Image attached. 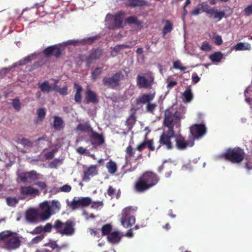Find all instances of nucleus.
<instances>
[{
    "mask_svg": "<svg viewBox=\"0 0 252 252\" xmlns=\"http://www.w3.org/2000/svg\"><path fill=\"white\" fill-rule=\"evenodd\" d=\"M244 13L246 15L249 16L252 14V3L247 6L244 10Z\"/></svg>",
    "mask_w": 252,
    "mask_h": 252,
    "instance_id": "49530a36",
    "label": "nucleus"
},
{
    "mask_svg": "<svg viewBox=\"0 0 252 252\" xmlns=\"http://www.w3.org/2000/svg\"><path fill=\"white\" fill-rule=\"evenodd\" d=\"M251 48V45L248 43L240 42L234 47L236 51L250 50Z\"/></svg>",
    "mask_w": 252,
    "mask_h": 252,
    "instance_id": "c85d7f7f",
    "label": "nucleus"
},
{
    "mask_svg": "<svg viewBox=\"0 0 252 252\" xmlns=\"http://www.w3.org/2000/svg\"><path fill=\"white\" fill-rule=\"evenodd\" d=\"M127 23L129 24H138V22L137 20V18L135 17L131 16L128 18L126 19Z\"/></svg>",
    "mask_w": 252,
    "mask_h": 252,
    "instance_id": "603ef678",
    "label": "nucleus"
},
{
    "mask_svg": "<svg viewBox=\"0 0 252 252\" xmlns=\"http://www.w3.org/2000/svg\"><path fill=\"white\" fill-rule=\"evenodd\" d=\"M6 202L10 206H14L18 202V200L15 197H7Z\"/></svg>",
    "mask_w": 252,
    "mask_h": 252,
    "instance_id": "ea45409f",
    "label": "nucleus"
},
{
    "mask_svg": "<svg viewBox=\"0 0 252 252\" xmlns=\"http://www.w3.org/2000/svg\"><path fill=\"white\" fill-rule=\"evenodd\" d=\"M115 190L112 187H109L107 190V194L111 198L114 197L115 196Z\"/></svg>",
    "mask_w": 252,
    "mask_h": 252,
    "instance_id": "4d7b16f0",
    "label": "nucleus"
},
{
    "mask_svg": "<svg viewBox=\"0 0 252 252\" xmlns=\"http://www.w3.org/2000/svg\"><path fill=\"white\" fill-rule=\"evenodd\" d=\"M54 227L61 234L65 235H71L74 232L73 223L68 220L63 223L59 220L56 221Z\"/></svg>",
    "mask_w": 252,
    "mask_h": 252,
    "instance_id": "6e6552de",
    "label": "nucleus"
},
{
    "mask_svg": "<svg viewBox=\"0 0 252 252\" xmlns=\"http://www.w3.org/2000/svg\"><path fill=\"white\" fill-rule=\"evenodd\" d=\"M20 192L21 194L23 195L31 197H34L35 196L39 194L38 190L31 186L21 187L20 188Z\"/></svg>",
    "mask_w": 252,
    "mask_h": 252,
    "instance_id": "dca6fc26",
    "label": "nucleus"
},
{
    "mask_svg": "<svg viewBox=\"0 0 252 252\" xmlns=\"http://www.w3.org/2000/svg\"><path fill=\"white\" fill-rule=\"evenodd\" d=\"M222 157L233 163H239L244 157V151L239 148L229 149L222 155Z\"/></svg>",
    "mask_w": 252,
    "mask_h": 252,
    "instance_id": "0eeeda50",
    "label": "nucleus"
},
{
    "mask_svg": "<svg viewBox=\"0 0 252 252\" xmlns=\"http://www.w3.org/2000/svg\"><path fill=\"white\" fill-rule=\"evenodd\" d=\"M112 229V226L109 224L104 225L101 228L102 234L103 235H109Z\"/></svg>",
    "mask_w": 252,
    "mask_h": 252,
    "instance_id": "4c0bfd02",
    "label": "nucleus"
},
{
    "mask_svg": "<svg viewBox=\"0 0 252 252\" xmlns=\"http://www.w3.org/2000/svg\"><path fill=\"white\" fill-rule=\"evenodd\" d=\"M71 187L68 185H63L60 188L61 191L65 192H69L71 190Z\"/></svg>",
    "mask_w": 252,
    "mask_h": 252,
    "instance_id": "864d4df0",
    "label": "nucleus"
},
{
    "mask_svg": "<svg viewBox=\"0 0 252 252\" xmlns=\"http://www.w3.org/2000/svg\"><path fill=\"white\" fill-rule=\"evenodd\" d=\"M146 146V141H145L142 143H140L139 145H138L136 147V149L139 151H141L143 149H144Z\"/></svg>",
    "mask_w": 252,
    "mask_h": 252,
    "instance_id": "bf43d9fd",
    "label": "nucleus"
},
{
    "mask_svg": "<svg viewBox=\"0 0 252 252\" xmlns=\"http://www.w3.org/2000/svg\"><path fill=\"white\" fill-rule=\"evenodd\" d=\"M147 146L149 148V149L152 151L154 150L155 148L153 146V140H148L146 141Z\"/></svg>",
    "mask_w": 252,
    "mask_h": 252,
    "instance_id": "0e129e2a",
    "label": "nucleus"
},
{
    "mask_svg": "<svg viewBox=\"0 0 252 252\" xmlns=\"http://www.w3.org/2000/svg\"><path fill=\"white\" fill-rule=\"evenodd\" d=\"M158 181V176L152 172H146L136 182L135 188L137 191L143 192L156 185Z\"/></svg>",
    "mask_w": 252,
    "mask_h": 252,
    "instance_id": "f03ea898",
    "label": "nucleus"
},
{
    "mask_svg": "<svg viewBox=\"0 0 252 252\" xmlns=\"http://www.w3.org/2000/svg\"><path fill=\"white\" fill-rule=\"evenodd\" d=\"M173 67L175 69H178L181 70H185L186 69V67L182 64L180 61H176L173 63Z\"/></svg>",
    "mask_w": 252,
    "mask_h": 252,
    "instance_id": "79ce46f5",
    "label": "nucleus"
},
{
    "mask_svg": "<svg viewBox=\"0 0 252 252\" xmlns=\"http://www.w3.org/2000/svg\"><path fill=\"white\" fill-rule=\"evenodd\" d=\"M92 207L94 209H98L99 207H101L102 206V202H92Z\"/></svg>",
    "mask_w": 252,
    "mask_h": 252,
    "instance_id": "052dcab7",
    "label": "nucleus"
},
{
    "mask_svg": "<svg viewBox=\"0 0 252 252\" xmlns=\"http://www.w3.org/2000/svg\"><path fill=\"white\" fill-rule=\"evenodd\" d=\"M193 98V94L191 92L190 88L187 89L182 95L183 100L186 102L188 103L190 102Z\"/></svg>",
    "mask_w": 252,
    "mask_h": 252,
    "instance_id": "bb28decb",
    "label": "nucleus"
},
{
    "mask_svg": "<svg viewBox=\"0 0 252 252\" xmlns=\"http://www.w3.org/2000/svg\"><path fill=\"white\" fill-rule=\"evenodd\" d=\"M39 87L42 92L49 93L56 89V84H50L48 81H45L42 83L39 84Z\"/></svg>",
    "mask_w": 252,
    "mask_h": 252,
    "instance_id": "4be33fe9",
    "label": "nucleus"
},
{
    "mask_svg": "<svg viewBox=\"0 0 252 252\" xmlns=\"http://www.w3.org/2000/svg\"><path fill=\"white\" fill-rule=\"evenodd\" d=\"M136 211V208L126 207L123 210L121 215L120 216V220L121 224L126 228L132 226L135 222V219L130 214Z\"/></svg>",
    "mask_w": 252,
    "mask_h": 252,
    "instance_id": "423d86ee",
    "label": "nucleus"
},
{
    "mask_svg": "<svg viewBox=\"0 0 252 252\" xmlns=\"http://www.w3.org/2000/svg\"><path fill=\"white\" fill-rule=\"evenodd\" d=\"M52 225L51 223H48L44 226H43V231L49 232L51 231Z\"/></svg>",
    "mask_w": 252,
    "mask_h": 252,
    "instance_id": "6e6d98bb",
    "label": "nucleus"
},
{
    "mask_svg": "<svg viewBox=\"0 0 252 252\" xmlns=\"http://www.w3.org/2000/svg\"><path fill=\"white\" fill-rule=\"evenodd\" d=\"M157 108V104L154 103H148L146 106L147 112L151 113H153L156 108Z\"/></svg>",
    "mask_w": 252,
    "mask_h": 252,
    "instance_id": "a19ab883",
    "label": "nucleus"
},
{
    "mask_svg": "<svg viewBox=\"0 0 252 252\" xmlns=\"http://www.w3.org/2000/svg\"><path fill=\"white\" fill-rule=\"evenodd\" d=\"M207 13L211 18L217 19L220 21L224 16L225 12L224 11H219L215 8L208 7Z\"/></svg>",
    "mask_w": 252,
    "mask_h": 252,
    "instance_id": "f3484780",
    "label": "nucleus"
},
{
    "mask_svg": "<svg viewBox=\"0 0 252 252\" xmlns=\"http://www.w3.org/2000/svg\"><path fill=\"white\" fill-rule=\"evenodd\" d=\"M223 57L222 54L220 52H216L209 56L210 59L213 63H219Z\"/></svg>",
    "mask_w": 252,
    "mask_h": 252,
    "instance_id": "473e14b6",
    "label": "nucleus"
},
{
    "mask_svg": "<svg viewBox=\"0 0 252 252\" xmlns=\"http://www.w3.org/2000/svg\"><path fill=\"white\" fill-rule=\"evenodd\" d=\"M214 41L216 44L218 45H220L222 43V40L221 37L220 35H215L214 37Z\"/></svg>",
    "mask_w": 252,
    "mask_h": 252,
    "instance_id": "8fccbe9b",
    "label": "nucleus"
},
{
    "mask_svg": "<svg viewBox=\"0 0 252 252\" xmlns=\"http://www.w3.org/2000/svg\"><path fill=\"white\" fill-rule=\"evenodd\" d=\"M42 239H43V236H37L32 239V240L31 241V243H32V244L37 243L41 241Z\"/></svg>",
    "mask_w": 252,
    "mask_h": 252,
    "instance_id": "13d9d810",
    "label": "nucleus"
},
{
    "mask_svg": "<svg viewBox=\"0 0 252 252\" xmlns=\"http://www.w3.org/2000/svg\"><path fill=\"white\" fill-rule=\"evenodd\" d=\"M53 49L52 46L46 48L44 50L45 55L47 56H50V55H53Z\"/></svg>",
    "mask_w": 252,
    "mask_h": 252,
    "instance_id": "3c124183",
    "label": "nucleus"
},
{
    "mask_svg": "<svg viewBox=\"0 0 252 252\" xmlns=\"http://www.w3.org/2000/svg\"><path fill=\"white\" fill-rule=\"evenodd\" d=\"M91 137L92 144L101 145L104 142V138L101 134H99L93 130L89 134Z\"/></svg>",
    "mask_w": 252,
    "mask_h": 252,
    "instance_id": "412c9836",
    "label": "nucleus"
},
{
    "mask_svg": "<svg viewBox=\"0 0 252 252\" xmlns=\"http://www.w3.org/2000/svg\"><path fill=\"white\" fill-rule=\"evenodd\" d=\"M62 163V160L61 159H55L52 162H51L49 166L51 168H56L59 165Z\"/></svg>",
    "mask_w": 252,
    "mask_h": 252,
    "instance_id": "c03bdc74",
    "label": "nucleus"
},
{
    "mask_svg": "<svg viewBox=\"0 0 252 252\" xmlns=\"http://www.w3.org/2000/svg\"><path fill=\"white\" fill-rule=\"evenodd\" d=\"M76 130L81 132H88L90 134L93 130L90 125L86 123L84 124H79L77 126Z\"/></svg>",
    "mask_w": 252,
    "mask_h": 252,
    "instance_id": "a878e982",
    "label": "nucleus"
},
{
    "mask_svg": "<svg viewBox=\"0 0 252 252\" xmlns=\"http://www.w3.org/2000/svg\"><path fill=\"white\" fill-rule=\"evenodd\" d=\"M0 241L3 242L4 247L8 250H13L20 245V241L15 234L10 231L0 233Z\"/></svg>",
    "mask_w": 252,
    "mask_h": 252,
    "instance_id": "20e7f679",
    "label": "nucleus"
},
{
    "mask_svg": "<svg viewBox=\"0 0 252 252\" xmlns=\"http://www.w3.org/2000/svg\"><path fill=\"white\" fill-rule=\"evenodd\" d=\"M172 30V24L168 21L166 22L165 26L163 28V33L164 34H166L168 32H171Z\"/></svg>",
    "mask_w": 252,
    "mask_h": 252,
    "instance_id": "58836bf2",
    "label": "nucleus"
},
{
    "mask_svg": "<svg viewBox=\"0 0 252 252\" xmlns=\"http://www.w3.org/2000/svg\"><path fill=\"white\" fill-rule=\"evenodd\" d=\"M106 167L110 174H114L117 170L116 163L112 161H109L106 164Z\"/></svg>",
    "mask_w": 252,
    "mask_h": 252,
    "instance_id": "c9c22d12",
    "label": "nucleus"
},
{
    "mask_svg": "<svg viewBox=\"0 0 252 252\" xmlns=\"http://www.w3.org/2000/svg\"><path fill=\"white\" fill-rule=\"evenodd\" d=\"M122 235L118 231H113L107 236L108 241L111 244L115 245L119 243L121 239Z\"/></svg>",
    "mask_w": 252,
    "mask_h": 252,
    "instance_id": "a211bd4d",
    "label": "nucleus"
},
{
    "mask_svg": "<svg viewBox=\"0 0 252 252\" xmlns=\"http://www.w3.org/2000/svg\"><path fill=\"white\" fill-rule=\"evenodd\" d=\"M173 111L172 109L165 111L164 124L167 127L168 130H164L159 138L160 145L164 146L168 150L171 149L173 147V145L171 142V139L174 136L175 134L173 126L175 125L177 126H179L178 120L183 118V115L185 113V108H183L176 112Z\"/></svg>",
    "mask_w": 252,
    "mask_h": 252,
    "instance_id": "f257e3e1",
    "label": "nucleus"
},
{
    "mask_svg": "<svg viewBox=\"0 0 252 252\" xmlns=\"http://www.w3.org/2000/svg\"><path fill=\"white\" fill-rule=\"evenodd\" d=\"M20 180L23 182L31 183L40 179V175L34 171L22 173L19 176Z\"/></svg>",
    "mask_w": 252,
    "mask_h": 252,
    "instance_id": "4468645a",
    "label": "nucleus"
},
{
    "mask_svg": "<svg viewBox=\"0 0 252 252\" xmlns=\"http://www.w3.org/2000/svg\"><path fill=\"white\" fill-rule=\"evenodd\" d=\"M101 72L100 68H97L94 71L92 72V76L94 78H95Z\"/></svg>",
    "mask_w": 252,
    "mask_h": 252,
    "instance_id": "e2e57ef3",
    "label": "nucleus"
},
{
    "mask_svg": "<svg viewBox=\"0 0 252 252\" xmlns=\"http://www.w3.org/2000/svg\"><path fill=\"white\" fill-rule=\"evenodd\" d=\"M137 84L141 88H148L152 85L154 77L152 73L146 74L144 76L138 75L137 76Z\"/></svg>",
    "mask_w": 252,
    "mask_h": 252,
    "instance_id": "9b49d317",
    "label": "nucleus"
},
{
    "mask_svg": "<svg viewBox=\"0 0 252 252\" xmlns=\"http://www.w3.org/2000/svg\"><path fill=\"white\" fill-rule=\"evenodd\" d=\"M123 18L124 14L121 12L115 16L107 14L105 18L106 25L108 26L109 29L121 27L122 25Z\"/></svg>",
    "mask_w": 252,
    "mask_h": 252,
    "instance_id": "1a4fd4ad",
    "label": "nucleus"
},
{
    "mask_svg": "<svg viewBox=\"0 0 252 252\" xmlns=\"http://www.w3.org/2000/svg\"><path fill=\"white\" fill-rule=\"evenodd\" d=\"M123 76L121 72L116 73L111 78H104L103 82L104 85L110 87H114L119 85V81L122 79Z\"/></svg>",
    "mask_w": 252,
    "mask_h": 252,
    "instance_id": "ddd939ff",
    "label": "nucleus"
},
{
    "mask_svg": "<svg viewBox=\"0 0 252 252\" xmlns=\"http://www.w3.org/2000/svg\"><path fill=\"white\" fill-rule=\"evenodd\" d=\"M37 54L36 53H33L32 54H31L26 57L24 58L23 60H21L18 63L20 65H24L26 63L30 62L32 60H33L37 58Z\"/></svg>",
    "mask_w": 252,
    "mask_h": 252,
    "instance_id": "7c9ffc66",
    "label": "nucleus"
},
{
    "mask_svg": "<svg viewBox=\"0 0 252 252\" xmlns=\"http://www.w3.org/2000/svg\"><path fill=\"white\" fill-rule=\"evenodd\" d=\"M77 151L78 153H79V154H87L88 152H87V150L83 148V147H79L77 149Z\"/></svg>",
    "mask_w": 252,
    "mask_h": 252,
    "instance_id": "774afa93",
    "label": "nucleus"
},
{
    "mask_svg": "<svg viewBox=\"0 0 252 252\" xmlns=\"http://www.w3.org/2000/svg\"><path fill=\"white\" fill-rule=\"evenodd\" d=\"M95 38V37H90L87 38H84L81 40H68L66 42H64L62 44L55 45L54 46H52L53 48V55H54L56 57H59L63 50V46H65L68 44H72V45H78L80 44H84V43H91L93 42V41Z\"/></svg>",
    "mask_w": 252,
    "mask_h": 252,
    "instance_id": "39448f33",
    "label": "nucleus"
},
{
    "mask_svg": "<svg viewBox=\"0 0 252 252\" xmlns=\"http://www.w3.org/2000/svg\"><path fill=\"white\" fill-rule=\"evenodd\" d=\"M54 91H56L59 92L60 94L62 95H66L67 94V88L66 86H64L62 88H58L56 85V89Z\"/></svg>",
    "mask_w": 252,
    "mask_h": 252,
    "instance_id": "a18cd8bd",
    "label": "nucleus"
},
{
    "mask_svg": "<svg viewBox=\"0 0 252 252\" xmlns=\"http://www.w3.org/2000/svg\"><path fill=\"white\" fill-rule=\"evenodd\" d=\"M40 207L39 218L45 221L60 210L61 204L58 201L53 200L52 202L44 201L41 203Z\"/></svg>",
    "mask_w": 252,
    "mask_h": 252,
    "instance_id": "7ed1b4c3",
    "label": "nucleus"
},
{
    "mask_svg": "<svg viewBox=\"0 0 252 252\" xmlns=\"http://www.w3.org/2000/svg\"><path fill=\"white\" fill-rule=\"evenodd\" d=\"M176 146L179 150H185L188 147H192L194 145L193 139L190 138L186 141L184 137L181 135L177 136L176 137Z\"/></svg>",
    "mask_w": 252,
    "mask_h": 252,
    "instance_id": "f8f14e48",
    "label": "nucleus"
},
{
    "mask_svg": "<svg viewBox=\"0 0 252 252\" xmlns=\"http://www.w3.org/2000/svg\"><path fill=\"white\" fill-rule=\"evenodd\" d=\"M38 118L40 121H42L45 115V111L44 109H40L37 111Z\"/></svg>",
    "mask_w": 252,
    "mask_h": 252,
    "instance_id": "de8ad7c7",
    "label": "nucleus"
},
{
    "mask_svg": "<svg viewBox=\"0 0 252 252\" xmlns=\"http://www.w3.org/2000/svg\"><path fill=\"white\" fill-rule=\"evenodd\" d=\"M126 4L128 6H143L147 4V2L143 0H127Z\"/></svg>",
    "mask_w": 252,
    "mask_h": 252,
    "instance_id": "c756f323",
    "label": "nucleus"
},
{
    "mask_svg": "<svg viewBox=\"0 0 252 252\" xmlns=\"http://www.w3.org/2000/svg\"><path fill=\"white\" fill-rule=\"evenodd\" d=\"M127 154L130 156H132L134 155V150L130 146L127 147L126 150Z\"/></svg>",
    "mask_w": 252,
    "mask_h": 252,
    "instance_id": "338daca9",
    "label": "nucleus"
},
{
    "mask_svg": "<svg viewBox=\"0 0 252 252\" xmlns=\"http://www.w3.org/2000/svg\"><path fill=\"white\" fill-rule=\"evenodd\" d=\"M81 207L87 206L92 203V200L90 198L86 197H78Z\"/></svg>",
    "mask_w": 252,
    "mask_h": 252,
    "instance_id": "f704fd0d",
    "label": "nucleus"
},
{
    "mask_svg": "<svg viewBox=\"0 0 252 252\" xmlns=\"http://www.w3.org/2000/svg\"><path fill=\"white\" fill-rule=\"evenodd\" d=\"M43 231V226H39L38 227H36L32 232V233L33 234H38L40 233L41 232Z\"/></svg>",
    "mask_w": 252,
    "mask_h": 252,
    "instance_id": "680f3d73",
    "label": "nucleus"
},
{
    "mask_svg": "<svg viewBox=\"0 0 252 252\" xmlns=\"http://www.w3.org/2000/svg\"><path fill=\"white\" fill-rule=\"evenodd\" d=\"M53 126L57 130H60L64 126V124L62 119L59 117H54Z\"/></svg>",
    "mask_w": 252,
    "mask_h": 252,
    "instance_id": "cd10ccee",
    "label": "nucleus"
},
{
    "mask_svg": "<svg viewBox=\"0 0 252 252\" xmlns=\"http://www.w3.org/2000/svg\"><path fill=\"white\" fill-rule=\"evenodd\" d=\"M192 80L194 83H197L200 81V78L196 73H193L192 75Z\"/></svg>",
    "mask_w": 252,
    "mask_h": 252,
    "instance_id": "69168bd1",
    "label": "nucleus"
},
{
    "mask_svg": "<svg viewBox=\"0 0 252 252\" xmlns=\"http://www.w3.org/2000/svg\"><path fill=\"white\" fill-rule=\"evenodd\" d=\"M21 144L25 146H28V147H32L33 146V143H32L31 141H30L29 140L26 139H23L21 140Z\"/></svg>",
    "mask_w": 252,
    "mask_h": 252,
    "instance_id": "09e8293b",
    "label": "nucleus"
},
{
    "mask_svg": "<svg viewBox=\"0 0 252 252\" xmlns=\"http://www.w3.org/2000/svg\"><path fill=\"white\" fill-rule=\"evenodd\" d=\"M199 48L204 52H209L212 50V46L207 41L202 42Z\"/></svg>",
    "mask_w": 252,
    "mask_h": 252,
    "instance_id": "e433bc0d",
    "label": "nucleus"
},
{
    "mask_svg": "<svg viewBox=\"0 0 252 252\" xmlns=\"http://www.w3.org/2000/svg\"><path fill=\"white\" fill-rule=\"evenodd\" d=\"M39 217L38 211L34 208L28 209L25 214L26 220L30 223H36Z\"/></svg>",
    "mask_w": 252,
    "mask_h": 252,
    "instance_id": "2eb2a0df",
    "label": "nucleus"
},
{
    "mask_svg": "<svg viewBox=\"0 0 252 252\" xmlns=\"http://www.w3.org/2000/svg\"><path fill=\"white\" fill-rule=\"evenodd\" d=\"M208 7V5L206 2H202L197 5L194 9L192 10L191 14L193 15L196 16L203 11L207 13Z\"/></svg>",
    "mask_w": 252,
    "mask_h": 252,
    "instance_id": "5701e85b",
    "label": "nucleus"
},
{
    "mask_svg": "<svg viewBox=\"0 0 252 252\" xmlns=\"http://www.w3.org/2000/svg\"><path fill=\"white\" fill-rule=\"evenodd\" d=\"M190 132L191 136L190 138L194 141L205 134L206 127L203 125L196 124L190 127Z\"/></svg>",
    "mask_w": 252,
    "mask_h": 252,
    "instance_id": "9d476101",
    "label": "nucleus"
},
{
    "mask_svg": "<svg viewBox=\"0 0 252 252\" xmlns=\"http://www.w3.org/2000/svg\"><path fill=\"white\" fill-rule=\"evenodd\" d=\"M102 54V51L100 50H95L91 54L88 61V63H90L93 60L99 58Z\"/></svg>",
    "mask_w": 252,
    "mask_h": 252,
    "instance_id": "72a5a7b5",
    "label": "nucleus"
},
{
    "mask_svg": "<svg viewBox=\"0 0 252 252\" xmlns=\"http://www.w3.org/2000/svg\"><path fill=\"white\" fill-rule=\"evenodd\" d=\"M74 87L76 90L74 100L76 102H80L82 100L81 93L82 91V87L76 83L74 84Z\"/></svg>",
    "mask_w": 252,
    "mask_h": 252,
    "instance_id": "2f4dec72",
    "label": "nucleus"
},
{
    "mask_svg": "<svg viewBox=\"0 0 252 252\" xmlns=\"http://www.w3.org/2000/svg\"><path fill=\"white\" fill-rule=\"evenodd\" d=\"M86 102L87 103L93 102L96 103L97 102V99L96 94L90 89L88 88L86 91Z\"/></svg>",
    "mask_w": 252,
    "mask_h": 252,
    "instance_id": "393cba45",
    "label": "nucleus"
},
{
    "mask_svg": "<svg viewBox=\"0 0 252 252\" xmlns=\"http://www.w3.org/2000/svg\"><path fill=\"white\" fill-rule=\"evenodd\" d=\"M67 206L71 209L72 211L78 209L81 207V203L79 202L78 197H75L71 201H67Z\"/></svg>",
    "mask_w": 252,
    "mask_h": 252,
    "instance_id": "b1692460",
    "label": "nucleus"
},
{
    "mask_svg": "<svg viewBox=\"0 0 252 252\" xmlns=\"http://www.w3.org/2000/svg\"><path fill=\"white\" fill-rule=\"evenodd\" d=\"M12 104L14 108L19 111L21 109V103L18 99H14L12 100Z\"/></svg>",
    "mask_w": 252,
    "mask_h": 252,
    "instance_id": "37998d69",
    "label": "nucleus"
},
{
    "mask_svg": "<svg viewBox=\"0 0 252 252\" xmlns=\"http://www.w3.org/2000/svg\"><path fill=\"white\" fill-rule=\"evenodd\" d=\"M155 93L145 94L140 96L136 100L137 104H148L150 103L155 97Z\"/></svg>",
    "mask_w": 252,
    "mask_h": 252,
    "instance_id": "6ab92c4d",
    "label": "nucleus"
},
{
    "mask_svg": "<svg viewBox=\"0 0 252 252\" xmlns=\"http://www.w3.org/2000/svg\"><path fill=\"white\" fill-rule=\"evenodd\" d=\"M56 152V150H52L51 152H49L44 155V156L46 158V159H51L52 158L54 155V154Z\"/></svg>",
    "mask_w": 252,
    "mask_h": 252,
    "instance_id": "5fc2aeb1",
    "label": "nucleus"
},
{
    "mask_svg": "<svg viewBox=\"0 0 252 252\" xmlns=\"http://www.w3.org/2000/svg\"><path fill=\"white\" fill-rule=\"evenodd\" d=\"M96 168L95 165H91L84 172L83 181L88 182L90 180L91 177H93L97 174Z\"/></svg>",
    "mask_w": 252,
    "mask_h": 252,
    "instance_id": "aec40b11",
    "label": "nucleus"
}]
</instances>
